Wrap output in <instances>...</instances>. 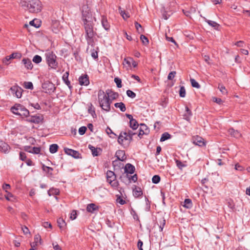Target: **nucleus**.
I'll return each mask as SVG.
<instances>
[{"label": "nucleus", "mask_w": 250, "mask_h": 250, "mask_svg": "<svg viewBox=\"0 0 250 250\" xmlns=\"http://www.w3.org/2000/svg\"><path fill=\"white\" fill-rule=\"evenodd\" d=\"M42 239L40 235L37 234L34 237V241L31 243V247H36L38 245L39 243L41 244Z\"/></svg>", "instance_id": "nucleus-18"}, {"label": "nucleus", "mask_w": 250, "mask_h": 250, "mask_svg": "<svg viewBox=\"0 0 250 250\" xmlns=\"http://www.w3.org/2000/svg\"><path fill=\"white\" fill-rule=\"evenodd\" d=\"M218 88L219 89L220 92L224 95H227L228 93V91L226 89V87L222 84H219L218 85Z\"/></svg>", "instance_id": "nucleus-39"}, {"label": "nucleus", "mask_w": 250, "mask_h": 250, "mask_svg": "<svg viewBox=\"0 0 250 250\" xmlns=\"http://www.w3.org/2000/svg\"><path fill=\"white\" fill-rule=\"evenodd\" d=\"M190 82H191V85L193 87H195V88H200V84L194 79H190Z\"/></svg>", "instance_id": "nucleus-42"}, {"label": "nucleus", "mask_w": 250, "mask_h": 250, "mask_svg": "<svg viewBox=\"0 0 250 250\" xmlns=\"http://www.w3.org/2000/svg\"><path fill=\"white\" fill-rule=\"evenodd\" d=\"M32 148H33V147H31L30 146H24V149L25 151L32 153Z\"/></svg>", "instance_id": "nucleus-60"}, {"label": "nucleus", "mask_w": 250, "mask_h": 250, "mask_svg": "<svg viewBox=\"0 0 250 250\" xmlns=\"http://www.w3.org/2000/svg\"><path fill=\"white\" fill-rule=\"evenodd\" d=\"M131 141L132 139L128 137L126 132H122L118 139V143L124 146H128Z\"/></svg>", "instance_id": "nucleus-6"}, {"label": "nucleus", "mask_w": 250, "mask_h": 250, "mask_svg": "<svg viewBox=\"0 0 250 250\" xmlns=\"http://www.w3.org/2000/svg\"><path fill=\"white\" fill-rule=\"evenodd\" d=\"M22 230L23 231V232L25 234H27L28 233H30V231L28 228H27L26 226H24L22 228Z\"/></svg>", "instance_id": "nucleus-61"}, {"label": "nucleus", "mask_w": 250, "mask_h": 250, "mask_svg": "<svg viewBox=\"0 0 250 250\" xmlns=\"http://www.w3.org/2000/svg\"><path fill=\"white\" fill-rule=\"evenodd\" d=\"M24 87L26 89H33V83L30 82H24Z\"/></svg>", "instance_id": "nucleus-44"}, {"label": "nucleus", "mask_w": 250, "mask_h": 250, "mask_svg": "<svg viewBox=\"0 0 250 250\" xmlns=\"http://www.w3.org/2000/svg\"><path fill=\"white\" fill-rule=\"evenodd\" d=\"M5 198L6 199V200H7L8 201H11V198L13 197V195L10 192H8L7 195H5Z\"/></svg>", "instance_id": "nucleus-62"}, {"label": "nucleus", "mask_w": 250, "mask_h": 250, "mask_svg": "<svg viewBox=\"0 0 250 250\" xmlns=\"http://www.w3.org/2000/svg\"><path fill=\"white\" fill-rule=\"evenodd\" d=\"M59 193V191L57 189H50L48 191V194L49 196H51L53 194H58Z\"/></svg>", "instance_id": "nucleus-45"}, {"label": "nucleus", "mask_w": 250, "mask_h": 250, "mask_svg": "<svg viewBox=\"0 0 250 250\" xmlns=\"http://www.w3.org/2000/svg\"><path fill=\"white\" fill-rule=\"evenodd\" d=\"M140 40L145 45H146L149 42L148 39L143 35H141Z\"/></svg>", "instance_id": "nucleus-43"}, {"label": "nucleus", "mask_w": 250, "mask_h": 250, "mask_svg": "<svg viewBox=\"0 0 250 250\" xmlns=\"http://www.w3.org/2000/svg\"><path fill=\"white\" fill-rule=\"evenodd\" d=\"M160 181V177L158 175H154L152 178V181L154 184H158Z\"/></svg>", "instance_id": "nucleus-49"}, {"label": "nucleus", "mask_w": 250, "mask_h": 250, "mask_svg": "<svg viewBox=\"0 0 250 250\" xmlns=\"http://www.w3.org/2000/svg\"><path fill=\"white\" fill-rule=\"evenodd\" d=\"M42 170L50 175L52 174L53 168L50 167L45 166L43 165L42 166Z\"/></svg>", "instance_id": "nucleus-32"}, {"label": "nucleus", "mask_w": 250, "mask_h": 250, "mask_svg": "<svg viewBox=\"0 0 250 250\" xmlns=\"http://www.w3.org/2000/svg\"><path fill=\"white\" fill-rule=\"evenodd\" d=\"M64 152L68 155L73 157L75 158H78L79 157V153L74 150L70 149L68 148H64Z\"/></svg>", "instance_id": "nucleus-13"}, {"label": "nucleus", "mask_w": 250, "mask_h": 250, "mask_svg": "<svg viewBox=\"0 0 250 250\" xmlns=\"http://www.w3.org/2000/svg\"><path fill=\"white\" fill-rule=\"evenodd\" d=\"M82 15V18L84 23L92 22V14L89 12V10L88 9L87 7L86 8L85 10H84L83 9Z\"/></svg>", "instance_id": "nucleus-9"}, {"label": "nucleus", "mask_w": 250, "mask_h": 250, "mask_svg": "<svg viewBox=\"0 0 250 250\" xmlns=\"http://www.w3.org/2000/svg\"><path fill=\"white\" fill-rule=\"evenodd\" d=\"M183 206L187 208H190L192 206L191 200L189 199H185Z\"/></svg>", "instance_id": "nucleus-31"}, {"label": "nucleus", "mask_w": 250, "mask_h": 250, "mask_svg": "<svg viewBox=\"0 0 250 250\" xmlns=\"http://www.w3.org/2000/svg\"><path fill=\"white\" fill-rule=\"evenodd\" d=\"M126 94L131 98H134L136 97V94L130 90H127L126 91Z\"/></svg>", "instance_id": "nucleus-48"}, {"label": "nucleus", "mask_w": 250, "mask_h": 250, "mask_svg": "<svg viewBox=\"0 0 250 250\" xmlns=\"http://www.w3.org/2000/svg\"><path fill=\"white\" fill-rule=\"evenodd\" d=\"M10 188V186L9 184H5L2 186V188L3 190L5 191V192H7V190Z\"/></svg>", "instance_id": "nucleus-64"}, {"label": "nucleus", "mask_w": 250, "mask_h": 250, "mask_svg": "<svg viewBox=\"0 0 250 250\" xmlns=\"http://www.w3.org/2000/svg\"><path fill=\"white\" fill-rule=\"evenodd\" d=\"M41 151V148L39 147H33L32 153L39 154Z\"/></svg>", "instance_id": "nucleus-52"}, {"label": "nucleus", "mask_w": 250, "mask_h": 250, "mask_svg": "<svg viewBox=\"0 0 250 250\" xmlns=\"http://www.w3.org/2000/svg\"><path fill=\"white\" fill-rule=\"evenodd\" d=\"M116 156L117 158V159L121 161H124L126 158L125 151L121 150L117 151L116 152Z\"/></svg>", "instance_id": "nucleus-17"}, {"label": "nucleus", "mask_w": 250, "mask_h": 250, "mask_svg": "<svg viewBox=\"0 0 250 250\" xmlns=\"http://www.w3.org/2000/svg\"><path fill=\"white\" fill-rule=\"evenodd\" d=\"M98 99L100 106L103 110L106 111H109L110 110L111 101L106 92H104L103 90H100L98 93Z\"/></svg>", "instance_id": "nucleus-2"}, {"label": "nucleus", "mask_w": 250, "mask_h": 250, "mask_svg": "<svg viewBox=\"0 0 250 250\" xmlns=\"http://www.w3.org/2000/svg\"><path fill=\"white\" fill-rule=\"evenodd\" d=\"M165 224H166L165 220L164 219V218H161V220L160 221V226H159V229H160V230L161 231H163V228H164V226L165 225Z\"/></svg>", "instance_id": "nucleus-47"}, {"label": "nucleus", "mask_w": 250, "mask_h": 250, "mask_svg": "<svg viewBox=\"0 0 250 250\" xmlns=\"http://www.w3.org/2000/svg\"><path fill=\"white\" fill-rule=\"evenodd\" d=\"M206 21L208 22V23L211 26L214 27L215 29H218L220 25L219 24H218L215 21H210V20H206Z\"/></svg>", "instance_id": "nucleus-30"}, {"label": "nucleus", "mask_w": 250, "mask_h": 250, "mask_svg": "<svg viewBox=\"0 0 250 250\" xmlns=\"http://www.w3.org/2000/svg\"><path fill=\"white\" fill-rule=\"evenodd\" d=\"M10 91H11V94L14 96L18 98H20L21 97L22 89L17 85L12 86L10 89Z\"/></svg>", "instance_id": "nucleus-8"}, {"label": "nucleus", "mask_w": 250, "mask_h": 250, "mask_svg": "<svg viewBox=\"0 0 250 250\" xmlns=\"http://www.w3.org/2000/svg\"><path fill=\"white\" fill-rule=\"evenodd\" d=\"M135 170V167L130 164H127L125 165V171L126 173L132 174Z\"/></svg>", "instance_id": "nucleus-23"}, {"label": "nucleus", "mask_w": 250, "mask_h": 250, "mask_svg": "<svg viewBox=\"0 0 250 250\" xmlns=\"http://www.w3.org/2000/svg\"><path fill=\"white\" fill-rule=\"evenodd\" d=\"M116 201L117 203L121 205H124L125 203V200H124L121 196H118Z\"/></svg>", "instance_id": "nucleus-55"}, {"label": "nucleus", "mask_w": 250, "mask_h": 250, "mask_svg": "<svg viewBox=\"0 0 250 250\" xmlns=\"http://www.w3.org/2000/svg\"><path fill=\"white\" fill-rule=\"evenodd\" d=\"M116 108H119L122 112H124L126 110L125 104L122 102L115 103L114 104Z\"/></svg>", "instance_id": "nucleus-29"}, {"label": "nucleus", "mask_w": 250, "mask_h": 250, "mask_svg": "<svg viewBox=\"0 0 250 250\" xmlns=\"http://www.w3.org/2000/svg\"><path fill=\"white\" fill-rule=\"evenodd\" d=\"M135 28L139 33H142L143 32L144 30L140 24L136 21L135 22Z\"/></svg>", "instance_id": "nucleus-38"}, {"label": "nucleus", "mask_w": 250, "mask_h": 250, "mask_svg": "<svg viewBox=\"0 0 250 250\" xmlns=\"http://www.w3.org/2000/svg\"><path fill=\"white\" fill-rule=\"evenodd\" d=\"M42 87L46 93L53 92L56 89L54 84L48 81L43 83L42 85Z\"/></svg>", "instance_id": "nucleus-10"}, {"label": "nucleus", "mask_w": 250, "mask_h": 250, "mask_svg": "<svg viewBox=\"0 0 250 250\" xmlns=\"http://www.w3.org/2000/svg\"><path fill=\"white\" fill-rule=\"evenodd\" d=\"M42 226L44 228H49L50 229L52 228V225H51V223H49L48 222H43L42 223Z\"/></svg>", "instance_id": "nucleus-57"}, {"label": "nucleus", "mask_w": 250, "mask_h": 250, "mask_svg": "<svg viewBox=\"0 0 250 250\" xmlns=\"http://www.w3.org/2000/svg\"><path fill=\"white\" fill-rule=\"evenodd\" d=\"M212 100H213V102H214L218 104H221L222 103V101L220 98H217L214 97V98H213Z\"/></svg>", "instance_id": "nucleus-63"}, {"label": "nucleus", "mask_w": 250, "mask_h": 250, "mask_svg": "<svg viewBox=\"0 0 250 250\" xmlns=\"http://www.w3.org/2000/svg\"><path fill=\"white\" fill-rule=\"evenodd\" d=\"M11 111L14 114L19 115L22 117H27L29 115L28 110L20 104H15L11 108Z\"/></svg>", "instance_id": "nucleus-4"}, {"label": "nucleus", "mask_w": 250, "mask_h": 250, "mask_svg": "<svg viewBox=\"0 0 250 250\" xmlns=\"http://www.w3.org/2000/svg\"><path fill=\"white\" fill-rule=\"evenodd\" d=\"M170 138V135L167 132H165L162 135L160 138L161 142H164Z\"/></svg>", "instance_id": "nucleus-35"}, {"label": "nucleus", "mask_w": 250, "mask_h": 250, "mask_svg": "<svg viewBox=\"0 0 250 250\" xmlns=\"http://www.w3.org/2000/svg\"><path fill=\"white\" fill-rule=\"evenodd\" d=\"M114 82L117 84V86L118 88H120L122 87V81L120 79L118 78H115L114 79Z\"/></svg>", "instance_id": "nucleus-51"}, {"label": "nucleus", "mask_w": 250, "mask_h": 250, "mask_svg": "<svg viewBox=\"0 0 250 250\" xmlns=\"http://www.w3.org/2000/svg\"><path fill=\"white\" fill-rule=\"evenodd\" d=\"M107 94L108 95V97H110L112 99H115L117 98L118 95V93L113 92L111 91L107 90L106 91Z\"/></svg>", "instance_id": "nucleus-37"}, {"label": "nucleus", "mask_w": 250, "mask_h": 250, "mask_svg": "<svg viewBox=\"0 0 250 250\" xmlns=\"http://www.w3.org/2000/svg\"><path fill=\"white\" fill-rule=\"evenodd\" d=\"M21 7L31 13H38L42 8L41 2L39 0H20Z\"/></svg>", "instance_id": "nucleus-1"}, {"label": "nucleus", "mask_w": 250, "mask_h": 250, "mask_svg": "<svg viewBox=\"0 0 250 250\" xmlns=\"http://www.w3.org/2000/svg\"><path fill=\"white\" fill-rule=\"evenodd\" d=\"M176 72H175V71H172V72H170L168 74V76H167V79H168V80H172V79L174 78V77H175V75H176Z\"/></svg>", "instance_id": "nucleus-53"}, {"label": "nucleus", "mask_w": 250, "mask_h": 250, "mask_svg": "<svg viewBox=\"0 0 250 250\" xmlns=\"http://www.w3.org/2000/svg\"><path fill=\"white\" fill-rule=\"evenodd\" d=\"M140 129L141 131L146 133V134H148L149 132V129L147 126L144 124H140Z\"/></svg>", "instance_id": "nucleus-36"}, {"label": "nucleus", "mask_w": 250, "mask_h": 250, "mask_svg": "<svg viewBox=\"0 0 250 250\" xmlns=\"http://www.w3.org/2000/svg\"><path fill=\"white\" fill-rule=\"evenodd\" d=\"M22 63L24 65L25 67L27 69H32L33 64L31 60L28 58H24L22 60Z\"/></svg>", "instance_id": "nucleus-15"}, {"label": "nucleus", "mask_w": 250, "mask_h": 250, "mask_svg": "<svg viewBox=\"0 0 250 250\" xmlns=\"http://www.w3.org/2000/svg\"><path fill=\"white\" fill-rule=\"evenodd\" d=\"M42 60V57L38 55H35L33 58V62L36 63H39Z\"/></svg>", "instance_id": "nucleus-41"}, {"label": "nucleus", "mask_w": 250, "mask_h": 250, "mask_svg": "<svg viewBox=\"0 0 250 250\" xmlns=\"http://www.w3.org/2000/svg\"><path fill=\"white\" fill-rule=\"evenodd\" d=\"M85 32L86 34L85 38L87 43L89 45H93L94 43V37L95 33L93 31V27L92 22L84 23Z\"/></svg>", "instance_id": "nucleus-3"}, {"label": "nucleus", "mask_w": 250, "mask_h": 250, "mask_svg": "<svg viewBox=\"0 0 250 250\" xmlns=\"http://www.w3.org/2000/svg\"><path fill=\"white\" fill-rule=\"evenodd\" d=\"M10 147L8 144L3 142L0 143V151L7 153L9 151Z\"/></svg>", "instance_id": "nucleus-20"}, {"label": "nucleus", "mask_w": 250, "mask_h": 250, "mask_svg": "<svg viewBox=\"0 0 250 250\" xmlns=\"http://www.w3.org/2000/svg\"><path fill=\"white\" fill-rule=\"evenodd\" d=\"M133 194L134 197H138L143 194L141 188H135L133 190Z\"/></svg>", "instance_id": "nucleus-26"}, {"label": "nucleus", "mask_w": 250, "mask_h": 250, "mask_svg": "<svg viewBox=\"0 0 250 250\" xmlns=\"http://www.w3.org/2000/svg\"><path fill=\"white\" fill-rule=\"evenodd\" d=\"M20 158L21 160L24 161L26 158V156L25 153L21 152L20 153Z\"/></svg>", "instance_id": "nucleus-59"}, {"label": "nucleus", "mask_w": 250, "mask_h": 250, "mask_svg": "<svg viewBox=\"0 0 250 250\" xmlns=\"http://www.w3.org/2000/svg\"><path fill=\"white\" fill-rule=\"evenodd\" d=\"M45 56L48 65L52 68H55L57 65L55 54L52 51H48L45 53Z\"/></svg>", "instance_id": "nucleus-5"}, {"label": "nucleus", "mask_w": 250, "mask_h": 250, "mask_svg": "<svg viewBox=\"0 0 250 250\" xmlns=\"http://www.w3.org/2000/svg\"><path fill=\"white\" fill-rule=\"evenodd\" d=\"M43 120L42 116H32L29 117L26 119V121L28 122L38 124L41 122Z\"/></svg>", "instance_id": "nucleus-11"}, {"label": "nucleus", "mask_w": 250, "mask_h": 250, "mask_svg": "<svg viewBox=\"0 0 250 250\" xmlns=\"http://www.w3.org/2000/svg\"><path fill=\"white\" fill-rule=\"evenodd\" d=\"M58 149V146L57 144H52L50 145L49 147V151L51 153L56 152Z\"/></svg>", "instance_id": "nucleus-33"}, {"label": "nucleus", "mask_w": 250, "mask_h": 250, "mask_svg": "<svg viewBox=\"0 0 250 250\" xmlns=\"http://www.w3.org/2000/svg\"><path fill=\"white\" fill-rule=\"evenodd\" d=\"M228 131L229 134L232 137L238 138L241 136L240 132L238 130H235L233 128H230Z\"/></svg>", "instance_id": "nucleus-25"}, {"label": "nucleus", "mask_w": 250, "mask_h": 250, "mask_svg": "<svg viewBox=\"0 0 250 250\" xmlns=\"http://www.w3.org/2000/svg\"><path fill=\"white\" fill-rule=\"evenodd\" d=\"M130 127L133 130L136 129L138 127V124L136 120H132L129 121Z\"/></svg>", "instance_id": "nucleus-28"}, {"label": "nucleus", "mask_w": 250, "mask_h": 250, "mask_svg": "<svg viewBox=\"0 0 250 250\" xmlns=\"http://www.w3.org/2000/svg\"><path fill=\"white\" fill-rule=\"evenodd\" d=\"M86 130L85 126H82L79 129V133L80 135H83Z\"/></svg>", "instance_id": "nucleus-54"}, {"label": "nucleus", "mask_w": 250, "mask_h": 250, "mask_svg": "<svg viewBox=\"0 0 250 250\" xmlns=\"http://www.w3.org/2000/svg\"><path fill=\"white\" fill-rule=\"evenodd\" d=\"M107 181L111 186L115 188L118 186V182L116 180V177L114 173L112 171H107L106 173Z\"/></svg>", "instance_id": "nucleus-7"}, {"label": "nucleus", "mask_w": 250, "mask_h": 250, "mask_svg": "<svg viewBox=\"0 0 250 250\" xmlns=\"http://www.w3.org/2000/svg\"><path fill=\"white\" fill-rule=\"evenodd\" d=\"M88 148L91 150L93 156H98L99 155V152L101 151V149L100 148H95L94 146L90 145L88 146Z\"/></svg>", "instance_id": "nucleus-22"}, {"label": "nucleus", "mask_w": 250, "mask_h": 250, "mask_svg": "<svg viewBox=\"0 0 250 250\" xmlns=\"http://www.w3.org/2000/svg\"><path fill=\"white\" fill-rule=\"evenodd\" d=\"M79 83L81 85H87L89 83V81L87 75L81 76L79 79Z\"/></svg>", "instance_id": "nucleus-14"}, {"label": "nucleus", "mask_w": 250, "mask_h": 250, "mask_svg": "<svg viewBox=\"0 0 250 250\" xmlns=\"http://www.w3.org/2000/svg\"><path fill=\"white\" fill-rule=\"evenodd\" d=\"M10 59H9V56H6L4 59H3L2 62L6 65H8L10 63L9 61Z\"/></svg>", "instance_id": "nucleus-56"}, {"label": "nucleus", "mask_w": 250, "mask_h": 250, "mask_svg": "<svg viewBox=\"0 0 250 250\" xmlns=\"http://www.w3.org/2000/svg\"><path fill=\"white\" fill-rule=\"evenodd\" d=\"M101 22L103 27L105 30L108 31L109 30L110 24L108 22L107 19L104 16L102 17Z\"/></svg>", "instance_id": "nucleus-21"}, {"label": "nucleus", "mask_w": 250, "mask_h": 250, "mask_svg": "<svg viewBox=\"0 0 250 250\" xmlns=\"http://www.w3.org/2000/svg\"><path fill=\"white\" fill-rule=\"evenodd\" d=\"M126 134H127L128 137H130L132 139V137L133 135H135L136 133L134 132L131 130H128L126 132Z\"/></svg>", "instance_id": "nucleus-58"}, {"label": "nucleus", "mask_w": 250, "mask_h": 250, "mask_svg": "<svg viewBox=\"0 0 250 250\" xmlns=\"http://www.w3.org/2000/svg\"><path fill=\"white\" fill-rule=\"evenodd\" d=\"M119 13L124 20H126L129 18L130 15L128 12H126L125 11L122 10L121 8L119 7Z\"/></svg>", "instance_id": "nucleus-27"}, {"label": "nucleus", "mask_w": 250, "mask_h": 250, "mask_svg": "<svg viewBox=\"0 0 250 250\" xmlns=\"http://www.w3.org/2000/svg\"><path fill=\"white\" fill-rule=\"evenodd\" d=\"M57 223L58 224V226L60 229H62L63 226H66V223L65 221L62 218H59L57 220Z\"/></svg>", "instance_id": "nucleus-34"}, {"label": "nucleus", "mask_w": 250, "mask_h": 250, "mask_svg": "<svg viewBox=\"0 0 250 250\" xmlns=\"http://www.w3.org/2000/svg\"><path fill=\"white\" fill-rule=\"evenodd\" d=\"M186 89L184 86H182L180 87L179 90V95L181 97L184 98L186 96Z\"/></svg>", "instance_id": "nucleus-40"}, {"label": "nucleus", "mask_w": 250, "mask_h": 250, "mask_svg": "<svg viewBox=\"0 0 250 250\" xmlns=\"http://www.w3.org/2000/svg\"><path fill=\"white\" fill-rule=\"evenodd\" d=\"M60 29V23L58 21H55L52 25V30L55 33H58Z\"/></svg>", "instance_id": "nucleus-24"}, {"label": "nucleus", "mask_w": 250, "mask_h": 250, "mask_svg": "<svg viewBox=\"0 0 250 250\" xmlns=\"http://www.w3.org/2000/svg\"><path fill=\"white\" fill-rule=\"evenodd\" d=\"M193 142L195 145L199 146H202L205 145L204 139L199 136H197L195 137L193 139Z\"/></svg>", "instance_id": "nucleus-16"}, {"label": "nucleus", "mask_w": 250, "mask_h": 250, "mask_svg": "<svg viewBox=\"0 0 250 250\" xmlns=\"http://www.w3.org/2000/svg\"><path fill=\"white\" fill-rule=\"evenodd\" d=\"M77 215L76 210H73L70 213V219L72 220H74L77 218Z\"/></svg>", "instance_id": "nucleus-50"}, {"label": "nucleus", "mask_w": 250, "mask_h": 250, "mask_svg": "<svg viewBox=\"0 0 250 250\" xmlns=\"http://www.w3.org/2000/svg\"><path fill=\"white\" fill-rule=\"evenodd\" d=\"M98 207L95 204L91 203L87 205L86 210L89 212L93 213L95 211L98 210Z\"/></svg>", "instance_id": "nucleus-19"}, {"label": "nucleus", "mask_w": 250, "mask_h": 250, "mask_svg": "<svg viewBox=\"0 0 250 250\" xmlns=\"http://www.w3.org/2000/svg\"><path fill=\"white\" fill-rule=\"evenodd\" d=\"M176 166L178 167L179 168L182 169L183 167H186V165L183 163L179 160H176Z\"/></svg>", "instance_id": "nucleus-46"}, {"label": "nucleus", "mask_w": 250, "mask_h": 250, "mask_svg": "<svg viewBox=\"0 0 250 250\" xmlns=\"http://www.w3.org/2000/svg\"><path fill=\"white\" fill-rule=\"evenodd\" d=\"M131 62H132V58L127 57L124 59L123 64L124 67L129 70L131 69Z\"/></svg>", "instance_id": "nucleus-12"}]
</instances>
